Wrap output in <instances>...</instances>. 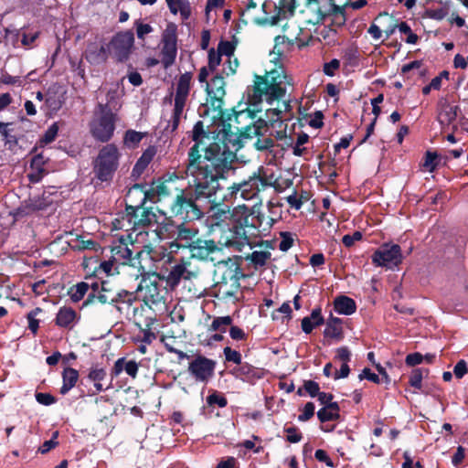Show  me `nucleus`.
<instances>
[{
  "label": "nucleus",
  "mask_w": 468,
  "mask_h": 468,
  "mask_svg": "<svg viewBox=\"0 0 468 468\" xmlns=\"http://www.w3.org/2000/svg\"><path fill=\"white\" fill-rule=\"evenodd\" d=\"M227 157L221 156L210 161L200 160L191 167L190 162H186V174L193 177V184L188 188L195 194L196 198L206 208H212L222 203L225 198L223 187L219 184L220 179H225V174L232 169V163Z\"/></svg>",
  "instance_id": "obj_1"
},
{
  "label": "nucleus",
  "mask_w": 468,
  "mask_h": 468,
  "mask_svg": "<svg viewBox=\"0 0 468 468\" xmlns=\"http://www.w3.org/2000/svg\"><path fill=\"white\" fill-rule=\"evenodd\" d=\"M215 128H207L202 121H197L191 132V139L194 144L187 153L186 162H190L191 167L198 164L200 160L210 161L221 157L224 151V142L222 135V126H219L220 121L213 116Z\"/></svg>",
  "instance_id": "obj_2"
},
{
  "label": "nucleus",
  "mask_w": 468,
  "mask_h": 468,
  "mask_svg": "<svg viewBox=\"0 0 468 468\" xmlns=\"http://www.w3.org/2000/svg\"><path fill=\"white\" fill-rule=\"evenodd\" d=\"M251 90L248 89V104L253 107L252 113L249 112L248 115L251 118L261 111L258 106L263 97L270 104L282 99L286 93L283 85H292V79L282 69H274L263 76L255 74Z\"/></svg>",
  "instance_id": "obj_3"
},
{
  "label": "nucleus",
  "mask_w": 468,
  "mask_h": 468,
  "mask_svg": "<svg viewBox=\"0 0 468 468\" xmlns=\"http://www.w3.org/2000/svg\"><path fill=\"white\" fill-rule=\"evenodd\" d=\"M233 114L237 120L243 114V112H236L234 109L231 110L229 119L222 118L219 119V126H222V135L224 142V151L221 153V156L227 157L229 153L230 156L229 159L233 163L237 158V152L243 147L244 140L252 139L254 137H262L269 131L267 122L264 119L259 118L256 122H253L244 127H233L231 120Z\"/></svg>",
  "instance_id": "obj_4"
},
{
  "label": "nucleus",
  "mask_w": 468,
  "mask_h": 468,
  "mask_svg": "<svg viewBox=\"0 0 468 468\" xmlns=\"http://www.w3.org/2000/svg\"><path fill=\"white\" fill-rule=\"evenodd\" d=\"M106 99L105 103H97L92 119L89 123L90 135L100 143H108L112 140L116 129V122L119 121L118 112L121 105H118L117 90H108Z\"/></svg>",
  "instance_id": "obj_5"
},
{
  "label": "nucleus",
  "mask_w": 468,
  "mask_h": 468,
  "mask_svg": "<svg viewBox=\"0 0 468 468\" xmlns=\"http://www.w3.org/2000/svg\"><path fill=\"white\" fill-rule=\"evenodd\" d=\"M207 210L206 205L196 198L188 186L183 189L176 188V195L169 207L172 217L178 218L184 222L201 219Z\"/></svg>",
  "instance_id": "obj_6"
},
{
  "label": "nucleus",
  "mask_w": 468,
  "mask_h": 468,
  "mask_svg": "<svg viewBox=\"0 0 468 468\" xmlns=\"http://www.w3.org/2000/svg\"><path fill=\"white\" fill-rule=\"evenodd\" d=\"M121 154L114 144L102 146L92 161L94 178L101 183L110 184L120 164Z\"/></svg>",
  "instance_id": "obj_7"
},
{
  "label": "nucleus",
  "mask_w": 468,
  "mask_h": 468,
  "mask_svg": "<svg viewBox=\"0 0 468 468\" xmlns=\"http://www.w3.org/2000/svg\"><path fill=\"white\" fill-rule=\"evenodd\" d=\"M133 241L128 242L127 238L122 236L118 242L112 247V258L122 265H129L137 268L139 271H145L143 261L150 257L152 249L149 246L137 248Z\"/></svg>",
  "instance_id": "obj_8"
},
{
  "label": "nucleus",
  "mask_w": 468,
  "mask_h": 468,
  "mask_svg": "<svg viewBox=\"0 0 468 468\" xmlns=\"http://www.w3.org/2000/svg\"><path fill=\"white\" fill-rule=\"evenodd\" d=\"M159 276L143 277L137 291L143 293V301L148 309L154 313L162 314L165 311V301L163 294V289L158 282Z\"/></svg>",
  "instance_id": "obj_9"
},
{
  "label": "nucleus",
  "mask_w": 468,
  "mask_h": 468,
  "mask_svg": "<svg viewBox=\"0 0 468 468\" xmlns=\"http://www.w3.org/2000/svg\"><path fill=\"white\" fill-rule=\"evenodd\" d=\"M270 186H271V184L268 180L266 172L264 168L261 166L258 171L250 176L247 180L233 184L229 188L231 189V194L240 192V197L243 199L250 200Z\"/></svg>",
  "instance_id": "obj_10"
},
{
  "label": "nucleus",
  "mask_w": 468,
  "mask_h": 468,
  "mask_svg": "<svg viewBox=\"0 0 468 468\" xmlns=\"http://www.w3.org/2000/svg\"><path fill=\"white\" fill-rule=\"evenodd\" d=\"M226 82L220 74L215 75L210 82H207L206 91L207 95V103L214 112H217L218 119H229L230 112L223 109V98L226 94L225 90Z\"/></svg>",
  "instance_id": "obj_11"
},
{
  "label": "nucleus",
  "mask_w": 468,
  "mask_h": 468,
  "mask_svg": "<svg viewBox=\"0 0 468 468\" xmlns=\"http://www.w3.org/2000/svg\"><path fill=\"white\" fill-rule=\"evenodd\" d=\"M371 259L376 266L394 269L402 263L403 256L399 244L384 243L374 251Z\"/></svg>",
  "instance_id": "obj_12"
},
{
  "label": "nucleus",
  "mask_w": 468,
  "mask_h": 468,
  "mask_svg": "<svg viewBox=\"0 0 468 468\" xmlns=\"http://www.w3.org/2000/svg\"><path fill=\"white\" fill-rule=\"evenodd\" d=\"M161 62L165 69H169L176 61L177 55V27L169 23L162 34Z\"/></svg>",
  "instance_id": "obj_13"
},
{
  "label": "nucleus",
  "mask_w": 468,
  "mask_h": 468,
  "mask_svg": "<svg viewBox=\"0 0 468 468\" xmlns=\"http://www.w3.org/2000/svg\"><path fill=\"white\" fill-rule=\"evenodd\" d=\"M134 43V35L131 30L116 33L111 39L108 48L117 62L129 59Z\"/></svg>",
  "instance_id": "obj_14"
},
{
  "label": "nucleus",
  "mask_w": 468,
  "mask_h": 468,
  "mask_svg": "<svg viewBox=\"0 0 468 468\" xmlns=\"http://www.w3.org/2000/svg\"><path fill=\"white\" fill-rule=\"evenodd\" d=\"M215 276L216 283L240 282L241 279L247 278L238 261L232 259L220 261L215 271Z\"/></svg>",
  "instance_id": "obj_15"
},
{
  "label": "nucleus",
  "mask_w": 468,
  "mask_h": 468,
  "mask_svg": "<svg viewBox=\"0 0 468 468\" xmlns=\"http://www.w3.org/2000/svg\"><path fill=\"white\" fill-rule=\"evenodd\" d=\"M217 362L204 356H197L188 365V372L197 381L207 383L215 372Z\"/></svg>",
  "instance_id": "obj_16"
},
{
  "label": "nucleus",
  "mask_w": 468,
  "mask_h": 468,
  "mask_svg": "<svg viewBox=\"0 0 468 468\" xmlns=\"http://www.w3.org/2000/svg\"><path fill=\"white\" fill-rule=\"evenodd\" d=\"M116 298H113L112 305H113L121 314L128 318L137 319L139 314L138 308L134 305L137 303V297L134 292L126 290H121L116 292Z\"/></svg>",
  "instance_id": "obj_17"
},
{
  "label": "nucleus",
  "mask_w": 468,
  "mask_h": 468,
  "mask_svg": "<svg viewBox=\"0 0 468 468\" xmlns=\"http://www.w3.org/2000/svg\"><path fill=\"white\" fill-rule=\"evenodd\" d=\"M126 219L132 229L142 232L157 221V216L152 207H142V209H136L133 213L127 212Z\"/></svg>",
  "instance_id": "obj_18"
},
{
  "label": "nucleus",
  "mask_w": 468,
  "mask_h": 468,
  "mask_svg": "<svg viewBox=\"0 0 468 468\" xmlns=\"http://www.w3.org/2000/svg\"><path fill=\"white\" fill-rule=\"evenodd\" d=\"M199 230L197 228H190L185 225V222L178 224L176 240L170 243L172 251L180 248L189 249L198 236Z\"/></svg>",
  "instance_id": "obj_19"
},
{
  "label": "nucleus",
  "mask_w": 468,
  "mask_h": 468,
  "mask_svg": "<svg viewBox=\"0 0 468 468\" xmlns=\"http://www.w3.org/2000/svg\"><path fill=\"white\" fill-rule=\"evenodd\" d=\"M308 10L314 14V24L323 22L326 16H332L331 0H303Z\"/></svg>",
  "instance_id": "obj_20"
},
{
  "label": "nucleus",
  "mask_w": 468,
  "mask_h": 468,
  "mask_svg": "<svg viewBox=\"0 0 468 468\" xmlns=\"http://www.w3.org/2000/svg\"><path fill=\"white\" fill-rule=\"evenodd\" d=\"M188 250L192 258L207 260L210 255L220 249L213 239H203L197 237Z\"/></svg>",
  "instance_id": "obj_21"
},
{
  "label": "nucleus",
  "mask_w": 468,
  "mask_h": 468,
  "mask_svg": "<svg viewBox=\"0 0 468 468\" xmlns=\"http://www.w3.org/2000/svg\"><path fill=\"white\" fill-rule=\"evenodd\" d=\"M145 184L136 183L131 186L126 194V207L125 211L133 213L136 209H142V207L145 204V196L144 195V189Z\"/></svg>",
  "instance_id": "obj_22"
},
{
  "label": "nucleus",
  "mask_w": 468,
  "mask_h": 468,
  "mask_svg": "<svg viewBox=\"0 0 468 468\" xmlns=\"http://www.w3.org/2000/svg\"><path fill=\"white\" fill-rule=\"evenodd\" d=\"M230 373L235 378L250 383L262 378L264 375L262 368L256 367L248 362H242L239 367H235Z\"/></svg>",
  "instance_id": "obj_23"
},
{
  "label": "nucleus",
  "mask_w": 468,
  "mask_h": 468,
  "mask_svg": "<svg viewBox=\"0 0 468 468\" xmlns=\"http://www.w3.org/2000/svg\"><path fill=\"white\" fill-rule=\"evenodd\" d=\"M109 48L104 45L96 42H90L83 53L85 59L91 65L105 63L109 57Z\"/></svg>",
  "instance_id": "obj_24"
},
{
  "label": "nucleus",
  "mask_w": 468,
  "mask_h": 468,
  "mask_svg": "<svg viewBox=\"0 0 468 468\" xmlns=\"http://www.w3.org/2000/svg\"><path fill=\"white\" fill-rule=\"evenodd\" d=\"M80 316L70 306H62L58 309L54 319L55 324L60 328L71 330L79 323Z\"/></svg>",
  "instance_id": "obj_25"
},
{
  "label": "nucleus",
  "mask_w": 468,
  "mask_h": 468,
  "mask_svg": "<svg viewBox=\"0 0 468 468\" xmlns=\"http://www.w3.org/2000/svg\"><path fill=\"white\" fill-rule=\"evenodd\" d=\"M34 156L30 161V172L27 177L30 183L36 184L41 181L43 176L47 174L45 165L48 158H45L42 153H34Z\"/></svg>",
  "instance_id": "obj_26"
},
{
  "label": "nucleus",
  "mask_w": 468,
  "mask_h": 468,
  "mask_svg": "<svg viewBox=\"0 0 468 468\" xmlns=\"http://www.w3.org/2000/svg\"><path fill=\"white\" fill-rule=\"evenodd\" d=\"M215 296L219 300L232 301L233 303L239 301L238 293L240 289V282L215 283Z\"/></svg>",
  "instance_id": "obj_27"
},
{
  "label": "nucleus",
  "mask_w": 468,
  "mask_h": 468,
  "mask_svg": "<svg viewBox=\"0 0 468 468\" xmlns=\"http://www.w3.org/2000/svg\"><path fill=\"white\" fill-rule=\"evenodd\" d=\"M0 133L3 136L5 145H7L9 149H13L18 144L21 134L14 122H0Z\"/></svg>",
  "instance_id": "obj_28"
},
{
  "label": "nucleus",
  "mask_w": 468,
  "mask_h": 468,
  "mask_svg": "<svg viewBox=\"0 0 468 468\" xmlns=\"http://www.w3.org/2000/svg\"><path fill=\"white\" fill-rule=\"evenodd\" d=\"M461 109L458 105H452L447 101L441 104V110L438 114V121L441 125H451L457 119Z\"/></svg>",
  "instance_id": "obj_29"
},
{
  "label": "nucleus",
  "mask_w": 468,
  "mask_h": 468,
  "mask_svg": "<svg viewBox=\"0 0 468 468\" xmlns=\"http://www.w3.org/2000/svg\"><path fill=\"white\" fill-rule=\"evenodd\" d=\"M123 370L131 378H135L138 373V364L133 360L126 361L125 357L118 358L112 368V378L118 377Z\"/></svg>",
  "instance_id": "obj_30"
},
{
  "label": "nucleus",
  "mask_w": 468,
  "mask_h": 468,
  "mask_svg": "<svg viewBox=\"0 0 468 468\" xmlns=\"http://www.w3.org/2000/svg\"><path fill=\"white\" fill-rule=\"evenodd\" d=\"M182 279H189V271L186 270L185 262L172 266L165 277L167 284L172 288L177 286Z\"/></svg>",
  "instance_id": "obj_31"
},
{
  "label": "nucleus",
  "mask_w": 468,
  "mask_h": 468,
  "mask_svg": "<svg viewBox=\"0 0 468 468\" xmlns=\"http://www.w3.org/2000/svg\"><path fill=\"white\" fill-rule=\"evenodd\" d=\"M324 336L342 340L344 338L342 319L331 314L325 323Z\"/></svg>",
  "instance_id": "obj_32"
},
{
  "label": "nucleus",
  "mask_w": 468,
  "mask_h": 468,
  "mask_svg": "<svg viewBox=\"0 0 468 468\" xmlns=\"http://www.w3.org/2000/svg\"><path fill=\"white\" fill-rule=\"evenodd\" d=\"M334 308L339 314L351 315L356 311V303L354 299L340 295L335 299Z\"/></svg>",
  "instance_id": "obj_33"
},
{
  "label": "nucleus",
  "mask_w": 468,
  "mask_h": 468,
  "mask_svg": "<svg viewBox=\"0 0 468 468\" xmlns=\"http://www.w3.org/2000/svg\"><path fill=\"white\" fill-rule=\"evenodd\" d=\"M192 77L191 72H185L179 76L176 82L175 99L187 101L191 90Z\"/></svg>",
  "instance_id": "obj_34"
},
{
  "label": "nucleus",
  "mask_w": 468,
  "mask_h": 468,
  "mask_svg": "<svg viewBox=\"0 0 468 468\" xmlns=\"http://www.w3.org/2000/svg\"><path fill=\"white\" fill-rule=\"evenodd\" d=\"M79 379V371L70 367H67L62 371L63 384L60 388V394L66 395L72 388H74Z\"/></svg>",
  "instance_id": "obj_35"
},
{
  "label": "nucleus",
  "mask_w": 468,
  "mask_h": 468,
  "mask_svg": "<svg viewBox=\"0 0 468 468\" xmlns=\"http://www.w3.org/2000/svg\"><path fill=\"white\" fill-rule=\"evenodd\" d=\"M58 87H50L46 93V105L52 111H58L64 102L63 96L58 94Z\"/></svg>",
  "instance_id": "obj_36"
},
{
  "label": "nucleus",
  "mask_w": 468,
  "mask_h": 468,
  "mask_svg": "<svg viewBox=\"0 0 468 468\" xmlns=\"http://www.w3.org/2000/svg\"><path fill=\"white\" fill-rule=\"evenodd\" d=\"M275 223V219L265 216L260 211H255V229L256 235H261L263 232H269Z\"/></svg>",
  "instance_id": "obj_37"
},
{
  "label": "nucleus",
  "mask_w": 468,
  "mask_h": 468,
  "mask_svg": "<svg viewBox=\"0 0 468 468\" xmlns=\"http://www.w3.org/2000/svg\"><path fill=\"white\" fill-rule=\"evenodd\" d=\"M178 224L170 218H165L162 223L159 224L156 234L160 239H165L173 237L176 234Z\"/></svg>",
  "instance_id": "obj_38"
},
{
  "label": "nucleus",
  "mask_w": 468,
  "mask_h": 468,
  "mask_svg": "<svg viewBox=\"0 0 468 468\" xmlns=\"http://www.w3.org/2000/svg\"><path fill=\"white\" fill-rule=\"evenodd\" d=\"M271 254L270 251H258L254 250L245 257L246 261H249L255 270L266 265L267 261L271 259Z\"/></svg>",
  "instance_id": "obj_39"
},
{
  "label": "nucleus",
  "mask_w": 468,
  "mask_h": 468,
  "mask_svg": "<svg viewBox=\"0 0 468 468\" xmlns=\"http://www.w3.org/2000/svg\"><path fill=\"white\" fill-rule=\"evenodd\" d=\"M58 133V125L57 122L52 123L48 130L44 133L41 138L38 140L36 146L33 147L31 153L37 152L38 147H44L45 145L55 141Z\"/></svg>",
  "instance_id": "obj_40"
},
{
  "label": "nucleus",
  "mask_w": 468,
  "mask_h": 468,
  "mask_svg": "<svg viewBox=\"0 0 468 468\" xmlns=\"http://www.w3.org/2000/svg\"><path fill=\"white\" fill-rule=\"evenodd\" d=\"M170 12L174 15L179 11L184 19H187L190 16L191 9L189 3L186 0H165Z\"/></svg>",
  "instance_id": "obj_41"
},
{
  "label": "nucleus",
  "mask_w": 468,
  "mask_h": 468,
  "mask_svg": "<svg viewBox=\"0 0 468 468\" xmlns=\"http://www.w3.org/2000/svg\"><path fill=\"white\" fill-rule=\"evenodd\" d=\"M112 301H113V297L112 295H105L100 290V292H89L88 297L82 303L81 308H85V307L94 305L97 303L112 304Z\"/></svg>",
  "instance_id": "obj_42"
},
{
  "label": "nucleus",
  "mask_w": 468,
  "mask_h": 468,
  "mask_svg": "<svg viewBox=\"0 0 468 468\" xmlns=\"http://www.w3.org/2000/svg\"><path fill=\"white\" fill-rule=\"evenodd\" d=\"M155 321V317L147 316L144 320V328L139 322H135L144 335L141 341L146 345H150L156 338V335L152 331V325Z\"/></svg>",
  "instance_id": "obj_43"
},
{
  "label": "nucleus",
  "mask_w": 468,
  "mask_h": 468,
  "mask_svg": "<svg viewBox=\"0 0 468 468\" xmlns=\"http://www.w3.org/2000/svg\"><path fill=\"white\" fill-rule=\"evenodd\" d=\"M233 323V319L229 315L214 317L212 323L208 325L207 331L226 333L228 327Z\"/></svg>",
  "instance_id": "obj_44"
},
{
  "label": "nucleus",
  "mask_w": 468,
  "mask_h": 468,
  "mask_svg": "<svg viewBox=\"0 0 468 468\" xmlns=\"http://www.w3.org/2000/svg\"><path fill=\"white\" fill-rule=\"evenodd\" d=\"M47 207V204L42 198H30L24 207H19L17 213L19 215H28L35 211L43 210Z\"/></svg>",
  "instance_id": "obj_45"
},
{
  "label": "nucleus",
  "mask_w": 468,
  "mask_h": 468,
  "mask_svg": "<svg viewBox=\"0 0 468 468\" xmlns=\"http://www.w3.org/2000/svg\"><path fill=\"white\" fill-rule=\"evenodd\" d=\"M107 374H106V370L102 367L101 368H98V367H92L90 368V372H89V375H88V378L94 382V388L96 389L97 392H101L102 390H105V388H103L102 384L101 383V381H102L105 378H106ZM108 388H106L107 389Z\"/></svg>",
  "instance_id": "obj_46"
},
{
  "label": "nucleus",
  "mask_w": 468,
  "mask_h": 468,
  "mask_svg": "<svg viewBox=\"0 0 468 468\" xmlns=\"http://www.w3.org/2000/svg\"><path fill=\"white\" fill-rule=\"evenodd\" d=\"M90 290V284L85 282H78L69 289V295L73 303H78L83 299L84 295Z\"/></svg>",
  "instance_id": "obj_47"
},
{
  "label": "nucleus",
  "mask_w": 468,
  "mask_h": 468,
  "mask_svg": "<svg viewBox=\"0 0 468 468\" xmlns=\"http://www.w3.org/2000/svg\"><path fill=\"white\" fill-rule=\"evenodd\" d=\"M331 3L333 4L332 16L340 19V25L345 24V8L349 5L350 0H331Z\"/></svg>",
  "instance_id": "obj_48"
},
{
  "label": "nucleus",
  "mask_w": 468,
  "mask_h": 468,
  "mask_svg": "<svg viewBox=\"0 0 468 468\" xmlns=\"http://www.w3.org/2000/svg\"><path fill=\"white\" fill-rule=\"evenodd\" d=\"M344 64L346 67H357L359 64V51L356 47H348L343 52Z\"/></svg>",
  "instance_id": "obj_49"
},
{
  "label": "nucleus",
  "mask_w": 468,
  "mask_h": 468,
  "mask_svg": "<svg viewBox=\"0 0 468 468\" xmlns=\"http://www.w3.org/2000/svg\"><path fill=\"white\" fill-rule=\"evenodd\" d=\"M144 134L143 133L127 130L123 136V144L129 148H135L138 146Z\"/></svg>",
  "instance_id": "obj_50"
},
{
  "label": "nucleus",
  "mask_w": 468,
  "mask_h": 468,
  "mask_svg": "<svg viewBox=\"0 0 468 468\" xmlns=\"http://www.w3.org/2000/svg\"><path fill=\"white\" fill-rule=\"evenodd\" d=\"M427 368H414L410 376L409 384L416 389L420 390L422 388L423 375H428Z\"/></svg>",
  "instance_id": "obj_51"
},
{
  "label": "nucleus",
  "mask_w": 468,
  "mask_h": 468,
  "mask_svg": "<svg viewBox=\"0 0 468 468\" xmlns=\"http://www.w3.org/2000/svg\"><path fill=\"white\" fill-rule=\"evenodd\" d=\"M239 225L243 229V234L256 235L255 229V210L246 215L239 220Z\"/></svg>",
  "instance_id": "obj_52"
},
{
  "label": "nucleus",
  "mask_w": 468,
  "mask_h": 468,
  "mask_svg": "<svg viewBox=\"0 0 468 468\" xmlns=\"http://www.w3.org/2000/svg\"><path fill=\"white\" fill-rule=\"evenodd\" d=\"M73 249L77 250H94L97 251L100 249V245L93 239H84L82 236H77L76 244L73 245Z\"/></svg>",
  "instance_id": "obj_53"
},
{
  "label": "nucleus",
  "mask_w": 468,
  "mask_h": 468,
  "mask_svg": "<svg viewBox=\"0 0 468 468\" xmlns=\"http://www.w3.org/2000/svg\"><path fill=\"white\" fill-rule=\"evenodd\" d=\"M207 404L210 407L218 406L225 408L228 405L227 398L220 392L213 390L206 399Z\"/></svg>",
  "instance_id": "obj_54"
},
{
  "label": "nucleus",
  "mask_w": 468,
  "mask_h": 468,
  "mask_svg": "<svg viewBox=\"0 0 468 468\" xmlns=\"http://www.w3.org/2000/svg\"><path fill=\"white\" fill-rule=\"evenodd\" d=\"M225 363L232 362L239 367L242 363V356L239 351L232 349L230 346L223 348Z\"/></svg>",
  "instance_id": "obj_55"
},
{
  "label": "nucleus",
  "mask_w": 468,
  "mask_h": 468,
  "mask_svg": "<svg viewBox=\"0 0 468 468\" xmlns=\"http://www.w3.org/2000/svg\"><path fill=\"white\" fill-rule=\"evenodd\" d=\"M284 45L290 47L291 45H292V42L285 36L275 37L272 52L277 55L278 58H281L284 53V49L282 48V46Z\"/></svg>",
  "instance_id": "obj_56"
},
{
  "label": "nucleus",
  "mask_w": 468,
  "mask_h": 468,
  "mask_svg": "<svg viewBox=\"0 0 468 468\" xmlns=\"http://www.w3.org/2000/svg\"><path fill=\"white\" fill-rule=\"evenodd\" d=\"M400 33L407 35L405 39L408 44H416L419 41V36L411 30L410 27L406 22H401L398 25Z\"/></svg>",
  "instance_id": "obj_57"
},
{
  "label": "nucleus",
  "mask_w": 468,
  "mask_h": 468,
  "mask_svg": "<svg viewBox=\"0 0 468 468\" xmlns=\"http://www.w3.org/2000/svg\"><path fill=\"white\" fill-rule=\"evenodd\" d=\"M282 110L280 109H268L266 110L265 116L267 125L274 126L276 122H280L279 127L282 125Z\"/></svg>",
  "instance_id": "obj_58"
},
{
  "label": "nucleus",
  "mask_w": 468,
  "mask_h": 468,
  "mask_svg": "<svg viewBox=\"0 0 468 468\" xmlns=\"http://www.w3.org/2000/svg\"><path fill=\"white\" fill-rule=\"evenodd\" d=\"M42 312V309L40 307H37L34 310L30 311L27 315V321H28V329L36 335L37 333V330L39 328V321L36 318V316Z\"/></svg>",
  "instance_id": "obj_59"
},
{
  "label": "nucleus",
  "mask_w": 468,
  "mask_h": 468,
  "mask_svg": "<svg viewBox=\"0 0 468 468\" xmlns=\"http://www.w3.org/2000/svg\"><path fill=\"white\" fill-rule=\"evenodd\" d=\"M340 413H334L329 410H325L324 408L320 409L317 411V418L321 423H325L327 421L339 420Z\"/></svg>",
  "instance_id": "obj_60"
},
{
  "label": "nucleus",
  "mask_w": 468,
  "mask_h": 468,
  "mask_svg": "<svg viewBox=\"0 0 468 468\" xmlns=\"http://www.w3.org/2000/svg\"><path fill=\"white\" fill-rule=\"evenodd\" d=\"M235 44L228 40H221L218 45V53L230 58L235 51Z\"/></svg>",
  "instance_id": "obj_61"
},
{
  "label": "nucleus",
  "mask_w": 468,
  "mask_h": 468,
  "mask_svg": "<svg viewBox=\"0 0 468 468\" xmlns=\"http://www.w3.org/2000/svg\"><path fill=\"white\" fill-rule=\"evenodd\" d=\"M437 158H438L437 153L427 151L425 153L424 162L422 164L423 167L426 170L432 172L437 166V162H436Z\"/></svg>",
  "instance_id": "obj_62"
},
{
  "label": "nucleus",
  "mask_w": 468,
  "mask_h": 468,
  "mask_svg": "<svg viewBox=\"0 0 468 468\" xmlns=\"http://www.w3.org/2000/svg\"><path fill=\"white\" fill-rule=\"evenodd\" d=\"M284 431L287 433L286 441L291 443H297L303 439L302 433L295 426L285 427Z\"/></svg>",
  "instance_id": "obj_63"
},
{
  "label": "nucleus",
  "mask_w": 468,
  "mask_h": 468,
  "mask_svg": "<svg viewBox=\"0 0 468 468\" xmlns=\"http://www.w3.org/2000/svg\"><path fill=\"white\" fill-rule=\"evenodd\" d=\"M315 406L314 402H307L303 409L302 414L298 416V420L301 422H305L312 419L314 415Z\"/></svg>",
  "instance_id": "obj_64"
}]
</instances>
